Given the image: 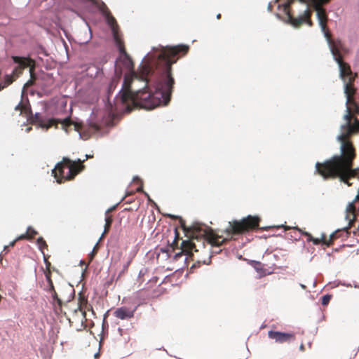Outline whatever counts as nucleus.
Masks as SVG:
<instances>
[{
	"label": "nucleus",
	"mask_w": 359,
	"mask_h": 359,
	"mask_svg": "<svg viewBox=\"0 0 359 359\" xmlns=\"http://www.w3.org/2000/svg\"><path fill=\"white\" fill-rule=\"evenodd\" d=\"M112 34L114 41L120 53L119 57L114 63L115 74H123L122 67L126 71L124 73L121 88L114 97V104L118 110L126 109V103L131 102L134 95L130 90L134 86L142 83L136 97L140 99L143 107L151 110L159 106H166L170 102L172 93L175 79L172 74V65L180 53L185 55L189 46L185 44L175 46H153L140 64L137 73L134 71L132 58L126 53L123 42L118 32V24H108Z\"/></svg>",
	"instance_id": "obj_1"
},
{
	"label": "nucleus",
	"mask_w": 359,
	"mask_h": 359,
	"mask_svg": "<svg viewBox=\"0 0 359 359\" xmlns=\"http://www.w3.org/2000/svg\"><path fill=\"white\" fill-rule=\"evenodd\" d=\"M354 156L353 145L349 142H343L339 155L333 156L323 163H316V172L324 179L339 177L341 181L346 183L347 177L353 175L351 163Z\"/></svg>",
	"instance_id": "obj_2"
},
{
	"label": "nucleus",
	"mask_w": 359,
	"mask_h": 359,
	"mask_svg": "<svg viewBox=\"0 0 359 359\" xmlns=\"http://www.w3.org/2000/svg\"><path fill=\"white\" fill-rule=\"evenodd\" d=\"M327 24H319L321 31L326 39L330 50L333 56V59L339 66V77L344 82V92L346 95V114L344 115V119L346 121V123L344 124H342L340 128L341 129H346V133H353L355 130V126L352 125L350 122L351 111L350 108L348 107V104L351 100L349 90L352 88V86L350 83L346 82L345 81L346 73L349 72L351 71L350 67L348 64L342 62L341 57L340 56V42L337 43L331 39L330 31L327 27Z\"/></svg>",
	"instance_id": "obj_3"
},
{
	"label": "nucleus",
	"mask_w": 359,
	"mask_h": 359,
	"mask_svg": "<svg viewBox=\"0 0 359 359\" xmlns=\"http://www.w3.org/2000/svg\"><path fill=\"white\" fill-rule=\"evenodd\" d=\"M91 157H93V156L86 154L85 159L81 160L78 158L74 161L64 158V160L67 161L69 164L65 165L63 163L59 162L55 165L54 169L52 170V173L56 179L57 182L60 184L63 178L72 180L77 173L84 168V165L82 164L83 162Z\"/></svg>",
	"instance_id": "obj_4"
},
{
	"label": "nucleus",
	"mask_w": 359,
	"mask_h": 359,
	"mask_svg": "<svg viewBox=\"0 0 359 359\" xmlns=\"http://www.w3.org/2000/svg\"><path fill=\"white\" fill-rule=\"evenodd\" d=\"M116 77L113 78L111 81H110L108 88H107V103L105 104V107L108 110V114L109 116H114L115 113H121V112H129L131 110V107L133 104H137L141 106V107H143V104H142V102L140 99L137 98L136 97V94L137 93V91L139 88H136V86H134V89L130 90L131 93L134 95V97L131 102H128V103H126V109L123 110H118L116 108L114 102L113 104L110 102L111 96L112 95L114 90L116 89L118 83L121 80V76H119V74H115Z\"/></svg>",
	"instance_id": "obj_5"
},
{
	"label": "nucleus",
	"mask_w": 359,
	"mask_h": 359,
	"mask_svg": "<svg viewBox=\"0 0 359 359\" xmlns=\"http://www.w3.org/2000/svg\"><path fill=\"white\" fill-rule=\"evenodd\" d=\"M15 109L23 111L25 114L27 120L32 123H38L39 128H45L47 130L55 124V121L54 118H48L42 115L40 112H36L34 114H33L31 107L28 102L27 103L25 104L22 100L15 107Z\"/></svg>",
	"instance_id": "obj_6"
},
{
	"label": "nucleus",
	"mask_w": 359,
	"mask_h": 359,
	"mask_svg": "<svg viewBox=\"0 0 359 359\" xmlns=\"http://www.w3.org/2000/svg\"><path fill=\"white\" fill-rule=\"evenodd\" d=\"M13 62L16 67L13 69L12 74H6L2 82L0 83V91L8 86L14 81V76H19L22 71L27 68L31 67L33 65V60L29 56H12Z\"/></svg>",
	"instance_id": "obj_7"
},
{
	"label": "nucleus",
	"mask_w": 359,
	"mask_h": 359,
	"mask_svg": "<svg viewBox=\"0 0 359 359\" xmlns=\"http://www.w3.org/2000/svg\"><path fill=\"white\" fill-rule=\"evenodd\" d=\"M259 218L258 216L248 215L241 221L234 220L233 222H229V227L226 231L230 233H239L250 229L258 227Z\"/></svg>",
	"instance_id": "obj_8"
},
{
	"label": "nucleus",
	"mask_w": 359,
	"mask_h": 359,
	"mask_svg": "<svg viewBox=\"0 0 359 359\" xmlns=\"http://www.w3.org/2000/svg\"><path fill=\"white\" fill-rule=\"evenodd\" d=\"M99 9L106 22H117L107 5L101 0H90Z\"/></svg>",
	"instance_id": "obj_9"
},
{
	"label": "nucleus",
	"mask_w": 359,
	"mask_h": 359,
	"mask_svg": "<svg viewBox=\"0 0 359 359\" xmlns=\"http://www.w3.org/2000/svg\"><path fill=\"white\" fill-rule=\"evenodd\" d=\"M269 338L273 339L276 343L283 344L290 341L294 337L293 334L287 332L269 330L268 332Z\"/></svg>",
	"instance_id": "obj_10"
},
{
	"label": "nucleus",
	"mask_w": 359,
	"mask_h": 359,
	"mask_svg": "<svg viewBox=\"0 0 359 359\" xmlns=\"http://www.w3.org/2000/svg\"><path fill=\"white\" fill-rule=\"evenodd\" d=\"M314 4L319 22H327V15L325 10L323 8L324 4L330 2V0H311Z\"/></svg>",
	"instance_id": "obj_11"
},
{
	"label": "nucleus",
	"mask_w": 359,
	"mask_h": 359,
	"mask_svg": "<svg viewBox=\"0 0 359 359\" xmlns=\"http://www.w3.org/2000/svg\"><path fill=\"white\" fill-rule=\"evenodd\" d=\"M136 308L130 309L126 306L118 308L114 313V316L121 320L130 319L134 316Z\"/></svg>",
	"instance_id": "obj_12"
},
{
	"label": "nucleus",
	"mask_w": 359,
	"mask_h": 359,
	"mask_svg": "<svg viewBox=\"0 0 359 359\" xmlns=\"http://www.w3.org/2000/svg\"><path fill=\"white\" fill-rule=\"evenodd\" d=\"M46 280H47V286H46V287L44 288V290H46L48 292H50L51 296H52L53 300L56 301L57 303L60 306H61L62 304V302L60 298H58L57 294L56 292L55 291L54 285H53V281L50 278V276L49 275L46 274Z\"/></svg>",
	"instance_id": "obj_13"
},
{
	"label": "nucleus",
	"mask_w": 359,
	"mask_h": 359,
	"mask_svg": "<svg viewBox=\"0 0 359 359\" xmlns=\"http://www.w3.org/2000/svg\"><path fill=\"white\" fill-rule=\"evenodd\" d=\"M189 229L193 234L198 233L199 235H203L205 233V231L203 229V224L198 222L193 223L189 227Z\"/></svg>",
	"instance_id": "obj_14"
},
{
	"label": "nucleus",
	"mask_w": 359,
	"mask_h": 359,
	"mask_svg": "<svg viewBox=\"0 0 359 359\" xmlns=\"http://www.w3.org/2000/svg\"><path fill=\"white\" fill-rule=\"evenodd\" d=\"M133 182H140V186L136 188V191L137 192H143L145 194V196H147V197L148 198V200L149 201H151V200L150 199L149 196L148 195V194L143 191L142 182H141L140 178L138 176H134L133 178Z\"/></svg>",
	"instance_id": "obj_15"
},
{
	"label": "nucleus",
	"mask_w": 359,
	"mask_h": 359,
	"mask_svg": "<svg viewBox=\"0 0 359 359\" xmlns=\"http://www.w3.org/2000/svg\"><path fill=\"white\" fill-rule=\"evenodd\" d=\"M306 19L305 20H295V19H293L290 15H289V17H290V20L287 22H297V23H299V22H312L311 19H310V17H311V14H310V12L309 11H306Z\"/></svg>",
	"instance_id": "obj_16"
},
{
	"label": "nucleus",
	"mask_w": 359,
	"mask_h": 359,
	"mask_svg": "<svg viewBox=\"0 0 359 359\" xmlns=\"http://www.w3.org/2000/svg\"><path fill=\"white\" fill-rule=\"evenodd\" d=\"M104 220H105L104 230V232L102 233L101 237L100 238V240H101L104 234L109 229L111 222H112L111 217L110 216H108L107 215H106Z\"/></svg>",
	"instance_id": "obj_17"
},
{
	"label": "nucleus",
	"mask_w": 359,
	"mask_h": 359,
	"mask_svg": "<svg viewBox=\"0 0 359 359\" xmlns=\"http://www.w3.org/2000/svg\"><path fill=\"white\" fill-rule=\"evenodd\" d=\"M320 242H322V243L326 246H329L330 245V243L325 240V236L324 234H322L321 239L317 238H313V241H312V243L314 245H318V244H320Z\"/></svg>",
	"instance_id": "obj_18"
},
{
	"label": "nucleus",
	"mask_w": 359,
	"mask_h": 359,
	"mask_svg": "<svg viewBox=\"0 0 359 359\" xmlns=\"http://www.w3.org/2000/svg\"><path fill=\"white\" fill-rule=\"evenodd\" d=\"M341 133L338 135L337 137V140L340 142L341 144H342L343 142H346V141H344V138L346 136L351 135L352 133H346V129H341Z\"/></svg>",
	"instance_id": "obj_19"
},
{
	"label": "nucleus",
	"mask_w": 359,
	"mask_h": 359,
	"mask_svg": "<svg viewBox=\"0 0 359 359\" xmlns=\"http://www.w3.org/2000/svg\"><path fill=\"white\" fill-rule=\"evenodd\" d=\"M85 30H88V36H86L83 41H81V43H87L90 41V39L92 38V30H91V27H90V24L88 23H86L85 24Z\"/></svg>",
	"instance_id": "obj_20"
},
{
	"label": "nucleus",
	"mask_w": 359,
	"mask_h": 359,
	"mask_svg": "<svg viewBox=\"0 0 359 359\" xmlns=\"http://www.w3.org/2000/svg\"><path fill=\"white\" fill-rule=\"evenodd\" d=\"M36 244L41 251H43V248L48 247L46 241L43 240V238L42 237H39L37 238Z\"/></svg>",
	"instance_id": "obj_21"
},
{
	"label": "nucleus",
	"mask_w": 359,
	"mask_h": 359,
	"mask_svg": "<svg viewBox=\"0 0 359 359\" xmlns=\"http://www.w3.org/2000/svg\"><path fill=\"white\" fill-rule=\"evenodd\" d=\"M74 128L75 130L79 132V135L80 138H81L83 140H87L89 137V135L88 134H86V133H82V132L80 131V128H79V126L74 125Z\"/></svg>",
	"instance_id": "obj_22"
},
{
	"label": "nucleus",
	"mask_w": 359,
	"mask_h": 359,
	"mask_svg": "<svg viewBox=\"0 0 359 359\" xmlns=\"http://www.w3.org/2000/svg\"><path fill=\"white\" fill-rule=\"evenodd\" d=\"M27 233L28 234V238H30L36 235L38 232L32 226H28L27 229Z\"/></svg>",
	"instance_id": "obj_23"
},
{
	"label": "nucleus",
	"mask_w": 359,
	"mask_h": 359,
	"mask_svg": "<svg viewBox=\"0 0 359 359\" xmlns=\"http://www.w3.org/2000/svg\"><path fill=\"white\" fill-rule=\"evenodd\" d=\"M331 298H332V295L331 294H325L324 296H323L322 302H321L323 306L327 305L329 304Z\"/></svg>",
	"instance_id": "obj_24"
},
{
	"label": "nucleus",
	"mask_w": 359,
	"mask_h": 359,
	"mask_svg": "<svg viewBox=\"0 0 359 359\" xmlns=\"http://www.w3.org/2000/svg\"><path fill=\"white\" fill-rule=\"evenodd\" d=\"M295 229L297 230H298L302 234H303V235H304V236H306L307 237V241H309V242L311 241L312 242L313 237L312 236V235L310 233L306 232V231H303L300 229H299L298 227H295Z\"/></svg>",
	"instance_id": "obj_25"
},
{
	"label": "nucleus",
	"mask_w": 359,
	"mask_h": 359,
	"mask_svg": "<svg viewBox=\"0 0 359 359\" xmlns=\"http://www.w3.org/2000/svg\"><path fill=\"white\" fill-rule=\"evenodd\" d=\"M32 84H33V81L32 79L29 80L26 83H25V85L22 88V97H23V96H24L25 88H27L28 86H32Z\"/></svg>",
	"instance_id": "obj_26"
},
{
	"label": "nucleus",
	"mask_w": 359,
	"mask_h": 359,
	"mask_svg": "<svg viewBox=\"0 0 359 359\" xmlns=\"http://www.w3.org/2000/svg\"><path fill=\"white\" fill-rule=\"evenodd\" d=\"M294 0H287V2L285 4H284V6H285V10L289 13V8L290 6V4H292V2L294 1Z\"/></svg>",
	"instance_id": "obj_27"
},
{
	"label": "nucleus",
	"mask_w": 359,
	"mask_h": 359,
	"mask_svg": "<svg viewBox=\"0 0 359 359\" xmlns=\"http://www.w3.org/2000/svg\"><path fill=\"white\" fill-rule=\"evenodd\" d=\"M25 238H28V234L27 233V232L25 233H23V234L18 236L15 238V241H18L25 239Z\"/></svg>",
	"instance_id": "obj_28"
},
{
	"label": "nucleus",
	"mask_w": 359,
	"mask_h": 359,
	"mask_svg": "<svg viewBox=\"0 0 359 359\" xmlns=\"http://www.w3.org/2000/svg\"><path fill=\"white\" fill-rule=\"evenodd\" d=\"M261 263L259 262H257V261H254V260H252L251 261V265L255 267V269L258 271L259 270V268H257V266H255V265H260Z\"/></svg>",
	"instance_id": "obj_29"
},
{
	"label": "nucleus",
	"mask_w": 359,
	"mask_h": 359,
	"mask_svg": "<svg viewBox=\"0 0 359 359\" xmlns=\"http://www.w3.org/2000/svg\"><path fill=\"white\" fill-rule=\"evenodd\" d=\"M16 242H17V241H15V240H13V241H11V242L9 243V245H6V246H4V251H5V250H8V247H9V246H11V247L14 246Z\"/></svg>",
	"instance_id": "obj_30"
},
{
	"label": "nucleus",
	"mask_w": 359,
	"mask_h": 359,
	"mask_svg": "<svg viewBox=\"0 0 359 359\" xmlns=\"http://www.w3.org/2000/svg\"><path fill=\"white\" fill-rule=\"evenodd\" d=\"M100 240L99 239V241H98L97 242V243L95 244V247H94L93 250H92V252H90V255L91 256V257H92V258L93 257V256H94V255H95V248H96V247L97 246L98 243L100 242Z\"/></svg>",
	"instance_id": "obj_31"
},
{
	"label": "nucleus",
	"mask_w": 359,
	"mask_h": 359,
	"mask_svg": "<svg viewBox=\"0 0 359 359\" xmlns=\"http://www.w3.org/2000/svg\"><path fill=\"white\" fill-rule=\"evenodd\" d=\"M116 205H114L113 207L110 208H108L106 212H105V215H108L109 212H111V210H114L116 208Z\"/></svg>",
	"instance_id": "obj_32"
},
{
	"label": "nucleus",
	"mask_w": 359,
	"mask_h": 359,
	"mask_svg": "<svg viewBox=\"0 0 359 359\" xmlns=\"http://www.w3.org/2000/svg\"><path fill=\"white\" fill-rule=\"evenodd\" d=\"M346 219H348V220L349 221V222H348V227H346L345 229H348L350 228L351 225V222H352V221H351V219L349 218V216H348V215H347V216L346 217Z\"/></svg>",
	"instance_id": "obj_33"
},
{
	"label": "nucleus",
	"mask_w": 359,
	"mask_h": 359,
	"mask_svg": "<svg viewBox=\"0 0 359 359\" xmlns=\"http://www.w3.org/2000/svg\"><path fill=\"white\" fill-rule=\"evenodd\" d=\"M182 255V252H177L175 255V259H177L179 257H180Z\"/></svg>",
	"instance_id": "obj_34"
},
{
	"label": "nucleus",
	"mask_w": 359,
	"mask_h": 359,
	"mask_svg": "<svg viewBox=\"0 0 359 359\" xmlns=\"http://www.w3.org/2000/svg\"><path fill=\"white\" fill-rule=\"evenodd\" d=\"M90 125L94 130H97L99 129V127L96 123H90Z\"/></svg>",
	"instance_id": "obj_35"
},
{
	"label": "nucleus",
	"mask_w": 359,
	"mask_h": 359,
	"mask_svg": "<svg viewBox=\"0 0 359 359\" xmlns=\"http://www.w3.org/2000/svg\"><path fill=\"white\" fill-rule=\"evenodd\" d=\"M167 216L170 218H178L179 217L178 216L171 215V214H168Z\"/></svg>",
	"instance_id": "obj_36"
},
{
	"label": "nucleus",
	"mask_w": 359,
	"mask_h": 359,
	"mask_svg": "<svg viewBox=\"0 0 359 359\" xmlns=\"http://www.w3.org/2000/svg\"><path fill=\"white\" fill-rule=\"evenodd\" d=\"M291 25L293 26V27H294V28L297 29V28H298V27H299V25L300 24H295V23H293V24H291Z\"/></svg>",
	"instance_id": "obj_37"
},
{
	"label": "nucleus",
	"mask_w": 359,
	"mask_h": 359,
	"mask_svg": "<svg viewBox=\"0 0 359 359\" xmlns=\"http://www.w3.org/2000/svg\"><path fill=\"white\" fill-rule=\"evenodd\" d=\"M161 251L162 252H167L168 251V249H165V248H161Z\"/></svg>",
	"instance_id": "obj_38"
},
{
	"label": "nucleus",
	"mask_w": 359,
	"mask_h": 359,
	"mask_svg": "<svg viewBox=\"0 0 359 359\" xmlns=\"http://www.w3.org/2000/svg\"><path fill=\"white\" fill-rule=\"evenodd\" d=\"M299 286H300L302 289H304V290H305V289H306V285H304V284H302V283H300V284H299Z\"/></svg>",
	"instance_id": "obj_39"
},
{
	"label": "nucleus",
	"mask_w": 359,
	"mask_h": 359,
	"mask_svg": "<svg viewBox=\"0 0 359 359\" xmlns=\"http://www.w3.org/2000/svg\"><path fill=\"white\" fill-rule=\"evenodd\" d=\"M196 266V264H194L191 266V267L190 268V271H192V269H193L194 268H195Z\"/></svg>",
	"instance_id": "obj_40"
},
{
	"label": "nucleus",
	"mask_w": 359,
	"mask_h": 359,
	"mask_svg": "<svg viewBox=\"0 0 359 359\" xmlns=\"http://www.w3.org/2000/svg\"><path fill=\"white\" fill-rule=\"evenodd\" d=\"M334 236H335V233H332L330 235V238H331V239H332Z\"/></svg>",
	"instance_id": "obj_41"
},
{
	"label": "nucleus",
	"mask_w": 359,
	"mask_h": 359,
	"mask_svg": "<svg viewBox=\"0 0 359 359\" xmlns=\"http://www.w3.org/2000/svg\"><path fill=\"white\" fill-rule=\"evenodd\" d=\"M280 226L284 227V228H285V230H287V229H290V227H289V226H285L284 225H281Z\"/></svg>",
	"instance_id": "obj_42"
},
{
	"label": "nucleus",
	"mask_w": 359,
	"mask_h": 359,
	"mask_svg": "<svg viewBox=\"0 0 359 359\" xmlns=\"http://www.w3.org/2000/svg\"><path fill=\"white\" fill-rule=\"evenodd\" d=\"M299 349L300 350H304V345L303 344H301L300 346H299Z\"/></svg>",
	"instance_id": "obj_43"
},
{
	"label": "nucleus",
	"mask_w": 359,
	"mask_h": 359,
	"mask_svg": "<svg viewBox=\"0 0 359 359\" xmlns=\"http://www.w3.org/2000/svg\"><path fill=\"white\" fill-rule=\"evenodd\" d=\"M220 18H221V14H218V15H217V18L218 20H219V19H220Z\"/></svg>",
	"instance_id": "obj_44"
},
{
	"label": "nucleus",
	"mask_w": 359,
	"mask_h": 359,
	"mask_svg": "<svg viewBox=\"0 0 359 359\" xmlns=\"http://www.w3.org/2000/svg\"><path fill=\"white\" fill-rule=\"evenodd\" d=\"M343 285H346V286H347V287H351V284H345V283H343Z\"/></svg>",
	"instance_id": "obj_45"
},
{
	"label": "nucleus",
	"mask_w": 359,
	"mask_h": 359,
	"mask_svg": "<svg viewBox=\"0 0 359 359\" xmlns=\"http://www.w3.org/2000/svg\"><path fill=\"white\" fill-rule=\"evenodd\" d=\"M30 130H31V128H30V127H29V128H27L26 129V131H27V132H28V131H29Z\"/></svg>",
	"instance_id": "obj_46"
},
{
	"label": "nucleus",
	"mask_w": 359,
	"mask_h": 359,
	"mask_svg": "<svg viewBox=\"0 0 359 359\" xmlns=\"http://www.w3.org/2000/svg\"><path fill=\"white\" fill-rule=\"evenodd\" d=\"M42 107H43V108H42V109H43V110H45V109H46V105H45V104H43V105H42Z\"/></svg>",
	"instance_id": "obj_47"
},
{
	"label": "nucleus",
	"mask_w": 359,
	"mask_h": 359,
	"mask_svg": "<svg viewBox=\"0 0 359 359\" xmlns=\"http://www.w3.org/2000/svg\"><path fill=\"white\" fill-rule=\"evenodd\" d=\"M44 262H45V263H46V265H47V264H48V262H47L46 259L45 257H44Z\"/></svg>",
	"instance_id": "obj_48"
},
{
	"label": "nucleus",
	"mask_w": 359,
	"mask_h": 359,
	"mask_svg": "<svg viewBox=\"0 0 359 359\" xmlns=\"http://www.w3.org/2000/svg\"><path fill=\"white\" fill-rule=\"evenodd\" d=\"M118 332H122V329H121V328H118Z\"/></svg>",
	"instance_id": "obj_49"
},
{
	"label": "nucleus",
	"mask_w": 359,
	"mask_h": 359,
	"mask_svg": "<svg viewBox=\"0 0 359 359\" xmlns=\"http://www.w3.org/2000/svg\"><path fill=\"white\" fill-rule=\"evenodd\" d=\"M316 281H314V282H313V287H315V286H316Z\"/></svg>",
	"instance_id": "obj_50"
},
{
	"label": "nucleus",
	"mask_w": 359,
	"mask_h": 359,
	"mask_svg": "<svg viewBox=\"0 0 359 359\" xmlns=\"http://www.w3.org/2000/svg\"><path fill=\"white\" fill-rule=\"evenodd\" d=\"M80 263H81V264H83V260H81V261H80Z\"/></svg>",
	"instance_id": "obj_51"
},
{
	"label": "nucleus",
	"mask_w": 359,
	"mask_h": 359,
	"mask_svg": "<svg viewBox=\"0 0 359 359\" xmlns=\"http://www.w3.org/2000/svg\"><path fill=\"white\" fill-rule=\"evenodd\" d=\"M29 72H30V74L32 75V69L31 68L29 69Z\"/></svg>",
	"instance_id": "obj_52"
},
{
	"label": "nucleus",
	"mask_w": 359,
	"mask_h": 359,
	"mask_svg": "<svg viewBox=\"0 0 359 359\" xmlns=\"http://www.w3.org/2000/svg\"><path fill=\"white\" fill-rule=\"evenodd\" d=\"M104 322H105V318H104V320H103V324L104 323Z\"/></svg>",
	"instance_id": "obj_53"
}]
</instances>
